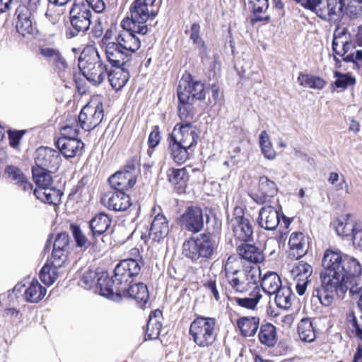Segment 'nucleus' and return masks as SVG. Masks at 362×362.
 I'll list each match as a JSON object with an SVG mask.
<instances>
[{
  "label": "nucleus",
  "instance_id": "9d476101",
  "mask_svg": "<svg viewBox=\"0 0 362 362\" xmlns=\"http://www.w3.org/2000/svg\"><path fill=\"white\" fill-rule=\"evenodd\" d=\"M206 217V222L209 221V216L204 214L203 210L196 206L187 207L184 213L179 218L180 226L192 233H197L204 228V217Z\"/></svg>",
  "mask_w": 362,
  "mask_h": 362
},
{
  "label": "nucleus",
  "instance_id": "338daca9",
  "mask_svg": "<svg viewBox=\"0 0 362 362\" xmlns=\"http://www.w3.org/2000/svg\"><path fill=\"white\" fill-rule=\"evenodd\" d=\"M190 39L193 40L194 44L203 45L204 42L199 37L200 26L198 23H194L191 26Z\"/></svg>",
  "mask_w": 362,
  "mask_h": 362
},
{
  "label": "nucleus",
  "instance_id": "2f4dec72",
  "mask_svg": "<svg viewBox=\"0 0 362 362\" xmlns=\"http://www.w3.org/2000/svg\"><path fill=\"white\" fill-rule=\"evenodd\" d=\"M40 54L59 71H63L67 68V62L58 49L51 47L42 48L40 49Z\"/></svg>",
  "mask_w": 362,
  "mask_h": 362
},
{
  "label": "nucleus",
  "instance_id": "4c0bfd02",
  "mask_svg": "<svg viewBox=\"0 0 362 362\" xmlns=\"http://www.w3.org/2000/svg\"><path fill=\"white\" fill-rule=\"evenodd\" d=\"M332 50L335 54L346 57L345 54L354 47L351 42L349 41L344 33L339 36L334 35L332 43Z\"/></svg>",
  "mask_w": 362,
  "mask_h": 362
},
{
  "label": "nucleus",
  "instance_id": "f257e3e1",
  "mask_svg": "<svg viewBox=\"0 0 362 362\" xmlns=\"http://www.w3.org/2000/svg\"><path fill=\"white\" fill-rule=\"evenodd\" d=\"M141 271V266L137 260L127 259L121 261L115 268L114 276L110 278L105 274L100 277L102 284L112 283V288H103L107 298L120 300L122 298H132L140 306H144L149 299L148 288L144 283L132 284L134 278Z\"/></svg>",
  "mask_w": 362,
  "mask_h": 362
},
{
  "label": "nucleus",
  "instance_id": "473e14b6",
  "mask_svg": "<svg viewBox=\"0 0 362 362\" xmlns=\"http://www.w3.org/2000/svg\"><path fill=\"white\" fill-rule=\"evenodd\" d=\"M259 325V318L257 317H242L237 321V326L245 337L254 336L258 329Z\"/></svg>",
  "mask_w": 362,
  "mask_h": 362
},
{
  "label": "nucleus",
  "instance_id": "f03ea898",
  "mask_svg": "<svg viewBox=\"0 0 362 362\" xmlns=\"http://www.w3.org/2000/svg\"><path fill=\"white\" fill-rule=\"evenodd\" d=\"M322 264L324 271L321 272L320 277L329 276L334 281L348 285L351 296L361 293L362 267L356 259L343 254L339 250L327 249L324 253Z\"/></svg>",
  "mask_w": 362,
  "mask_h": 362
},
{
  "label": "nucleus",
  "instance_id": "393cba45",
  "mask_svg": "<svg viewBox=\"0 0 362 362\" xmlns=\"http://www.w3.org/2000/svg\"><path fill=\"white\" fill-rule=\"evenodd\" d=\"M56 144L61 153L66 158L74 157L77 152L81 151L83 148V143L81 140L69 136L59 138Z\"/></svg>",
  "mask_w": 362,
  "mask_h": 362
},
{
  "label": "nucleus",
  "instance_id": "1a4fd4ad",
  "mask_svg": "<svg viewBox=\"0 0 362 362\" xmlns=\"http://www.w3.org/2000/svg\"><path fill=\"white\" fill-rule=\"evenodd\" d=\"M143 2V0H135L130 7L131 18L123 20L121 23L122 28H127V25H131L133 31L141 35L148 31L146 22L150 17L148 6Z\"/></svg>",
  "mask_w": 362,
  "mask_h": 362
},
{
  "label": "nucleus",
  "instance_id": "69168bd1",
  "mask_svg": "<svg viewBox=\"0 0 362 362\" xmlns=\"http://www.w3.org/2000/svg\"><path fill=\"white\" fill-rule=\"evenodd\" d=\"M181 105L182 106L179 105L178 107L180 119L183 122L182 123L191 122L190 121L193 119V115L190 112L189 107H187V105Z\"/></svg>",
  "mask_w": 362,
  "mask_h": 362
},
{
  "label": "nucleus",
  "instance_id": "09e8293b",
  "mask_svg": "<svg viewBox=\"0 0 362 362\" xmlns=\"http://www.w3.org/2000/svg\"><path fill=\"white\" fill-rule=\"evenodd\" d=\"M259 145L262 153L266 158L272 160L275 158L276 152L272 147V144L270 142L266 131H262L259 135Z\"/></svg>",
  "mask_w": 362,
  "mask_h": 362
},
{
  "label": "nucleus",
  "instance_id": "ea45409f",
  "mask_svg": "<svg viewBox=\"0 0 362 362\" xmlns=\"http://www.w3.org/2000/svg\"><path fill=\"white\" fill-rule=\"evenodd\" d=\"M52 170L33 168V177L38 188L51 187L53 179L50 174Z\"/></svg>",
  "mask_w": 362,
  "mask_h": 362
},
{
  "label": "nucleus",
  "instance_id": "6e6d98bb",
  "mask_svg": "<svg viewBox=\"0 0 362 362\" xmlns=\"http://www.w3.org/2000/svg\"><path fill=\"white\" fill-rule=\"evenodd\" d=\"M243 270L245 272V276L250 288L252 286L257 285L261 281V270L259 267H250L248 269Z\"/></svg>",
  "mask_w": 362,
  "mask_h": 362
},
{
  "label": "nucleus",
  "instance_id": "3c124183",
  "mask_svg": "<svg viewBox=\"0 0 362 362\" xmlns=\"http://www.w3.org/2000/svg\"><path fill=\"white\" fill-rule=\"evenodd\" d=\"M54 266L45 264L40 272V278L45 285H52L58 278V272Z\"/></svg>",
  "mask_w": 362,
  "mask_h": 362
},
{
  "label": "nucleus",
  "instance_id": "7ed1b4c3",
  "mask_svg": "<svg viewBox=\"0 0 362 362\" xmlns=\"http://www.w3.org/2000/svg\"><path fill=\"white\" fill-rule=\"evenodd\" d=\"M219 243L218 235L204 232L184 241L182 255L193 263L202 264L216 256Z\"/></svg>",
  "mask_w": 362,
  "mask_h": 362
},
{
  "label": "nucleus",
  "instance_id": "412c9836",
  "mask_svg": "<svg viewBox=\"0 0 362 362\" xmlns=\"http://www.w3.org/2000/svg\"><path fill=\"white\" fill-rule=\"evenodd\" d=\"M257 221L261 228L267 230H274L279 224V215L274 206L267 205L259 210Z\"/></svg>",
  "mask_w": 362,
  "mask_h": 362
},
{
  "label": "nucleus",
  "instance_id": "c03bdc74",
  "mask_svg": "<svg viewBox=\"0 0 362 362\" xmlns=\"http://www.w3.org/2000/svg\"><path fill=\"white\" fill-rule=\"evenodd\" d=\"M342 11L351 18H356L362 14V0H341Z\"/></svg>",
  "mask_w": 362,
  "mask_h": 362
},
{
  "label": "nucleus",
  "instance_id": "de8ad7c7",
  "mask_svg": "<svg viewBox=\"0 0 362 362\" xmlns=\"http://www.w3.org/2000/svg\"><path fill=\"white\" fill-rule=\"evenodd\" d=\"M70 229L77 247L88 248L90 245H95V241L94 240L92 242L91 240H88L87 237L82 232L79 226L71 223L70 226Z\"/></svg>",
  "mask_w": 362,
  "mask_h": 362
},
{
  "label": "nucleus",
  "instance_id": "4d7b16f0",
  "mask_svg": "<svg viewBox=\"0 0 362 362\" xmlns=\"http://www.w3.org/2000/svg\"><path fill=\"white\" fill-rule=\"evenodd\" d=\"M70 238L67 233H59L54 242L53 249L69 252Z\"/></svg>",
  "mask_w": 362,
  "mask_h": 362
},
{
  "label": "nucleus",
  "instance_id": "39448f33",
  "mask_svg": "<svg viewBox=\"0 0 362 362\" xmlns=\"http://www.w3.org/2000/svg\"><path fill=\"white\" fill-rule=\"evenodd\" d=\"M328 277H320L321 284L314 285L311 293L313 303L319 302L323 306H329L334 301V293L338 298L343 299L347 291H349L348 285Z\"/></svg>",
  "mask_w": 362,
  "mask_h": 362
},
{
  "label": "nucleus",
  "instance_id": "423d86ee",
  "mask_svg": "<svg viewBox=\"0 0 362 362\" xmlns=\"http://www.w3.org/2000/svg\"><path fill=\"white\" fill-rule=\"evenodd\" d=\"M216 321L213 317H197L191 323L189 334L194 342L200 347H209L216 338Z\"/></svg>",
  "mask_w": 362,
  "mask_h": 362
},
{
  "label": "nucleus",
  "instance_id": "0eeeda50",
  "mask_svg": "<svg viewBox=\"0 0 362 362\" xmlns=\"http://www.w3.org/2000/svg\"><path fill=\"white\" fill-rule=\"evenodd\" d=\"M70 22L74 29L68 30L66 35L72 38L80 33H86L91 24L92 12L83 0H75L70 12Z\"/></svg>",
  "mask_w": 362,
  "mask_h": 362
},
{
  "label": "nucleus",
  "instance_id": "79ce46f5",
  "mask_svg": "<svg viewBox=\"0 0 362 362\" xmlns=\"http://www.w3.org/2000/svg\"><path fill=\"white\" fill-rule=\"evenodd\" d=\"M298 81L299 82L300 85L303 87H308L310 88L319 90L322 89L326 84V81L319 76L305 74L302 73L299 74L298 77Z\"/></svg>",
  "mask_w": 362,
  "mask_h": 362
},
{
  "label": "nucleus",
  "instance_id": "13d9d810",
  "mask_svg": "<svg viewBox=\"0 0 362 362\" xmlns=\"http://www.w3.org/2000/svg\"><path fill=\"white\" fill-rule=\"evenodd\" d=\"M5 174H7L9 178L15 182L16 185L19 182H22L23 179L26 177L22 170L15 165L6 166L5 168Z\"/></svg>",
  "mask_w": 362,
  "mask_h": 362
},
{
  "label": "nucleus",
  "instance_id": "6ab92c4d",
  "mask_svg": "<svg viewBox=\"0 0 362 362\" xmlns=\"http://www.w3.org/2000/svg\"><path fill=\"white\" fill-rule=\"evenodd\" d=\"M104 274L109 275L107 272H98L92 269H88L83 274L79 284L86 289H90L95 286V288H99L98 292L100 295L107 297L103 292V288L105 289V287L107 288H112V286H111L112 283L110 284L108 282V284H102L100 281V277H102V275Z\"/></svg>",
  "mask_w": 362,
  "mask_h": 362
},
{
  "label": "nucleus",
  "instance_id": "e2e57ef3",
  "mask_svg": "<svg viewBox=\"0 0 362 362\" xmlns=\"http://www.w3.org/2000/svg\"><path fill=\"white\" fill-rule=\"evenodd\" d=\"M346 62H353L354 66L358 69L362 70V50H357L355 54L351 53L343 57Z\"/></svg>",
  "mask_w": 362,
  "mask_h": 362
},
{
  "label": "nucleus",
  "instance_id": "052dcab7",
  "mask_svg": "<svg viewBox=\"0 0 362 362\" xmlns=\"http://www.w3.org/2000/svg\"><path fill=\"white\" fill-rule=\"evenodd\" d=\"M26 130H8V137L10 146L13 148H18L19 143Z\"/></svg>",
  "mask_w": 362,
  "mask_h": 362
},
{
  "label": "nucleus",
  "instance_id": "680f3d73",
  "mask_svg": "<svg viewBox=\"0 0 362 362\" xmlns=\"http://www.w3.org/2000/svg\"><path fill=\"white\" fill-rule=\"evenodd\" d=\"M52 265L55 267H61L68 259V252H62L59 250L53 249L52 253Z\"/></svg>",
  "mask_w": 362,
  "mask_h": 362
},
{
  "label": "nucleus",
  "instance_id": "5701e85b",
  "mask_svg": "<svg viewBox=\"0 0 362 362\" xmlns=\"http://www.w3.org/2000/svg\"><path fill=\"white\" fill-rule=\"evenodd\" d=\"M108 182L113 189L123 192L134 185L136 178L129 170L118 171L109 177Z\"/></svg>",
  "mask_w": 362,
  "mask_h": 362
},
{
  "label": "nucleus",
  "instance_id": "37998d69",
  "mask_svg": "<svg viewBox=\"0 0 362 362\" xmlns=\"http://www.w3.org/2000/svg\"><path fill=\"white\" fill-rule=\"evenodd\" d=\"M262 298V294L259 289L255 287V289L250 293V296L247 298H234V301L240 306L247 309H255L259 300Z\"/></svg>",
  "mask_w": 362,
  "mask_h": 362
},
{
  "label": "nucleus",
  "instance_id": "a19ab883",
  "mask_svg": "<svg viewBox=\"0 0 362 362\" xmlns=\"http://www.w3.org/2000/svg\"><path fill=\"white\" fill-rule=\"evenodd\" d=\"M274 294L275 303L279 308L286 310L291 306L293 293L289 287L282 286Z\"/></svg>",
  "mask_w": 362,
  "mask_h": 362
},
{
  "label": "nucleus",
  "instance_id": "9b49d317",
  "mask_svg": "<svg viewBox=\"0 0 362 362\" xmlns=\"http://www.w3.org/2000/svg\"><path fill=\"white\" fill-rule=\"evenodd\" d=\"M177 92L180 104L192 105L195 100H202L205 98L206 90L199 81H181Z\"/></svg>",
  "mask_w": 362,
  "mask_h": 362
},
{
  "label": "nucleus",
  "instance_id": "bb28decb",
  "mask_svg": "<svg viewBox=\"0 0 362 362\" xmlns=\"http://www.w3.org/2000/svg\"><path fill=\"white\" fill-rule=\"evenodd\" d=\"M226 275L229 279V284L237 292H247L250 287L245 276V272L238 269L230 271L228 264L226 266Z\"/></svg>",
  "mask_w": 362,
  "mask_h": 362
},
{
  "label": "nucleus",
  "instance_id": "2eb2a0df",
  "mask_svg": "<svg viewBox=\"0 0 362 362\" xmlns=\"http://www.w3.org/2000/svg\"><path fill=\"white\" fill-rule=\"evenodd\" d=\"M123 29L114 42L132 57V54L141 47V40L136 35L138 33L132 30V26L127 25V28Z\"/></svg>",
  "mask_w": 362,
  "mask_h": 362
},
{
  "label": "nucleus",
  "instance_id": "dca6fc26",
  "mask_svg": "<svg viewBox=\"0 0 362 362\" xmlns=\"http://www.w3.org/2000/svg\"><path fill=\"white\" fill-rule=\"evenodd\" d=\"M102 204L110 210L126 211L132 205L131 199L124 192H108L101 197Z\"/></svg>",
  "mask_w": 362,
  "mask_h": 362
},
{
  "label": "nucleus",
  "instance_id": "c9c22d12",
  "mask_svg": "<svg viewBox=\"0 0 362 362\" xmlns=\"http://www.w3.org/2000/svg\"><path fill=\"white\" fill-rule=\"evenodd\" d=\"M258 337L262 344L268 347L274 346L277 342L276 327L271 323L262 325Z\"/></svg>",
  "mask_w": 362,
  "mask_h": 362
},
{
  "label": "nucleus",
  "instance_id": "8fccbe9b",
  "mask_svg": "<svg viewBox=\"0 0 362 362\" xmlns=\"http://www.w3.org/2000/svg\"><path fill=\"white\" fill-rule=\"evenodd\" d=\"M168 181L173 185L182 187L186 182V170L185 168H170L167 171Z\"/></svg>",
  "mask_w": 362,
  "mask_h": 362
},
{
  "label": "nucleus",
  "instance_id": "7c9ffc66",
  "mask_svg": "<svg viewBox=\"0 0 362 362\" xmlns=\"http://www.w3.org/2000/svg\"><path fill=\"white\" fill-rule=\"evenodd\" d=\"M107 76L112 88L117 91L121 90L129 78V72L124 69V66L115 68L114 70H107Z\"/></svg>",
  "mask_w": 362,
  "mask_h": 362
},
{
  "label": "nucleus",
  "instance_id": "20e7f679",
  "mask_svg": "<svg viewBox=\"0 0 362 362\" xmlns=\"http://www.w3.org/2000/svg\"><path fill=\"white\" fill-rule=\"evenodd\" d=\"M78 68L84 77L93 86H99L105 79L107 67L95 48L84 49L78 58Z\"/></svg>",
  "mask_w": 362,
  "mask_h": 362
},
{
  "label": "nucleus",
  "instance_id": "49530a36",
  "mask_svg": "<svg viewBox=\"0 0 362 362\" xmlns=\"http://www.w3.org/2000/svg\"><path fill=\"white\" fill-rule=\"evenodd\" d=\"M334 77L337 79L331 86L337 88H341L342 90L354 86L356 83V78L349 74H343L336 71L334 72Z\"/></svg>",
  "mask_w": 362,
  "mask_h": 362
},
{
  "label": "nucleus",
  "instance_id": "c85d7f7f",
  "mask_svg": "<svg viewBox=\"0 0 362 362\" xmlns=\"http://www.w3.org/2000/svg\"><path fill=\"white\" fill-rule=\"evenodd\" d=\"M237 252L242 259L252 263H259L264 259L263 251L251 244H242L237 247Z\"/></svg>",
  "mask_w": 362,
  "mask_h": 362
},
{
  "label": "nucleus",
  "instance_id": "0e129e2a",
  "mask_svg": "<svg viewBox=\"0 0 362 362\" xmlns=\"http://www.w3.org/2000/svg\"><path fill=\"white\" fill-rule=\"evenodd\" d=\"M160 135L158 126H154L148 136V144L150 148H154L160 141Z\"/></svg>",
  "mask_w": 362,
  "mask_h": 362
},
{
  "label": "nucleus",
  "instance_id": "aec40b11",
  "mask_svg": "<svg viewBox=\"0 0 362 362\" xmlns=\"http://www.w3.org/2000/svg\"><path fill=\"white\" fill-rule=\"evenodd\" d=\"M34 11L29 9L25 5H19L16 10L17 16L16 29L17 31L25 35L33 33V18Z\"/></svg>",
  "mask_w": 362,
  "mask_h": 362
},
{
  "label": "nucleus",
  "instance_id": "72a5a7b5",
  "mask_svg": "<svg viewBox=\"0 0 362 362\" xmlns=\"http://www.w3.org/2000/svg\"><path fill=\"white\" fill-rule=\"evenodd\" d=\"M261 286L265 293L272 295L282 287L281 280L276 272H267L262 277Z\"/></svg>",
  "mask_w": 362,
  "mask_h": 362
},
{
  "label": "nucleus",
  "instance_id": "a878e982",
  "mask_svg": "<svg viewBox=\"0 0 362 362\" xmlns=\"http://www.w3.org/2000/svg\"><path fill=\"white\" fill-rule=\"evenodd\" d=\"M288 245L290 246L289 255L293 258L299 259L304 256L308 251V241L303 233H291Z\"/></svg>",
  "mask_w": 362,
  "mask_h": 362
},
{
  "label": "nucleus",
  "instance_id": "bf43d9fd",
  "mask_svg": "<svg viewBox=\"0 0 362 362\" xmlns=\"http://www.w3.org/2000/svg\"><path fill=\"white\" fill-rule=\"evenodd\" d=\"M79 126L77 119L74 118L72 122L66 124L61 129L62 134L63 136L76 138L80 132Z\"/></svg>",
  "mask_w": 362,
  "mask_h": 362
},
{
  "label": "nucleus",
  "instance_id": "58836bf2",
  "mask_svg": "<svg viewBox=\"0 0 362 362\" xmlns=\"http://www.w3.org/2000/svg\"><path fill=\"white\" fill-rule=\"evenodd\" d=\"M46 288L42 287L37 280H33L25 291L26 300L30 303H37L44 298Z\"/></svg>",
  "mask_w": 362,
  "mask_h": 362
},
{
  "label": "nucleus",
  "instance_id": "864d4df0",
  "mask_svg": "<svg viewBox=\"0 0 362 362\" xmlns=\"http://www.w3.org/2000/svg\"><path fill=\"white\" fill-rule=\"evenodd\" d=\"M358 227V226H355L352 221H349L347 219L345 222L338 221L336 225V231L337 234L341 236H353Z\"/></svg>",
  "mask_w": 362,
  "mask_h": 362
},
{
  "label": "nucleus",
  "instance_id": "a18cd8bd",
  "mask_svg": "<svg viewBox=\"0 0 362 362\" xmlns=\"http://www.w3.org/2000/svg\"><path fill=\"white\" fill-rule=\"evenodd\" d=\"M252 5L253 13L255 16V21H268L270 19L269 15L262 16L269 8V0H250Z\"/></svg>",
  "mask_w": 362,
  "mask_h": 362
},
{
  "label": "nucleus",
  "instance_id": "f3484780",
  "mask_svg": "<svg viewBox=\"0 0 362 362\" xmlns=\"http://www.w3.org/2000/svg\"><path fill=\"white\" fill-rule=\"evenodd\" d=\"M277 192L278 188L276 183L267 177L262 176L259 180L258 192L252 194L251 197L257 204H264L269 202Z\"/></svg>",
  "mask_w": 362,
  "mask_h": 362
},
{
  "label": "nucleus",
  "instance_id": "f704fd0d",
  "mask_svg": "<svg viewBox=\"0 0 362 362\" xmlns=\"http://www.w3.org/2000/svg\"><path fill=\"white\" fill-rule=\"evenodd\" d=\"M169 149L173 160L178 163H184L189 158V148L169 136Z\"/></svg>",
  "mask_w": 362,
  "mask_h": 362
},
{
  "label": "nucleus",
  "instance_id": "603ef678",
  "mask_svg": "<svg viewBox=\"0 0 362 362\" xmlns=\"http://www.w3.org/2000/svg\"><path fill=\"white\" fill-rule=\"evenodd\" d=\"M162 327L161 321H156L155 318L148 319L146 325L145 339H156L158 337Z\"/></svg>",
  "mask_w": 362,
  "mask_h": 362
},
{
  "label": "nucleus",
  "instance_id": "6e6552de",
  "mask_svg": "<svg viewBox=\"0 0 362 362\" xmlns=\"http://www.w3.org/2000/svg\"><path fill=\"white\" fill-rule=\"evenodd\" d=\"M341 0H299L300 5L314 11L318 17L325 21H337L342 17Z\"/></svg>",
  "mask_w": 362,
  "mask_h": 362
},
{
  "label": "nucleus",
  "instance_id": "5fc2aeb1",
  "mask_svg": "<svg viewBox=\"0 0 362 362\" xmlns=\"http://www.w3.org/2000/svg\"><path fill=\"white\" fill-rule=\"evenodd\" d=\"M291 273L296 278H309L313 273V267L309 264L300 261L293 267Z\"/></svg>",
  "mask_w": 362,
  "mask_h": 362
},
{
  "label": "nucleus",
  "instance_id": "c756f323",
  "mask_svg": "<svg viewBox=\"0 0 362 362\" xmlns=\"http://www.w3.org/2000/svg\"><path fill=\"white\" fill-rule=\"evenodd\" d=\"M33 194L42 202L54 206L59 204L63 194L55 187L37 188L34 190Z\"/></svg>",
  "mask_w": 362,
  "mask_h": 362
},
{
  "label": "nucleus",
  "instance_id": "4be33fe9",
  "mask_svg": "<svg viewBox=\"0 0 362 362\" xmlns=\"http://www.w3.org/2000/svg\"><path fill=\"white\" fill-rule=\"evenodd\" d=\"M234 235L242 241H249L253 234L252 226L248 218L243 215H237L231 220Z\"/></svg>",
  "mask_w": 362,
  "mask_h": 362
},
{
  "label": "nucleus",
  "instance_id": "774afa93",
  "mask_svg": "<svg viewBox=\"0 0 362 362\" xmlns=\"http://www.w3.org/2000/svg\"><path fill=\"white\" fill-rule=\"evenodd\" d=\"M310 281L308 278H297L296 290L298 295L303 296L305 293L307 286Z\"/></svg>",
  "mask_w": 362,
  "mask_h": 362
},
{
  "label": "nucleus",
  "instance_id": "cd10ccee",
  "mask_svg": "<svg viewBox=\"0 0 362 362\" xmlns=\"http://www.w3.org/2000/svg\"><path fill=\"white\" fill-rule=\"evenodd\" d=\"M112 223L109 216L103 212L96 214L90 221V235L93 240L102 235L110 228Z\"/></svg>",
  "mask_w": 362,
  "mask_h": 362
},
{
  "label": "nucleus",
  "instance_id": "4468645a",
  "mask_svg": "<svg viewBox=\"0 0 362 362\" xmlns=\"http://www.w3.org/2000/svg\"><path fill=\"white\" fill-rule=\"evenodd\" d=\"M59 152L48 147H40L36 151L35 166L33 168L56 170L59 165Z\"/></svg>",
  "mask_w": 362,
  "mask_h": 362
},
{
  "label": "nucleus",
  "instance_id": "e433bc0d",
  "mask_svg": "<svg viewBox=\"0 0 362 362\" xmlns=\"http://www.w3.org/2000/svg\"><path fill=\"white\" fill-rule=\"evenodd\" d=\"M298 333L302 341H313L316 337L313 322L309 318L302 319L298 325Z\"/></svg>",
  "mask_w": 362,
  "mask_h": 362
},
{
  "label": "nucleus",
  "instance_id": "f8f14e48",
  "mask_svg": "<svg viewBox=\"0 0 362 362\" xmlns=\"http://www.w3.org/2000/svg\"><path fill=\"white\" fill-rule=\"evenodd\" d=\"M103 116L102 104L95 106L88 104L83 107L78 115L80 127L86 131H90L101 123Z\"/></svg>",
  "mask_w": 362,
  "mask_h": 362
},
{
  "label": "nucleus",
  "instance_id": "a211bd4d",
  "mask_svg": "<svg viewBox=\"0 0 362 362\" xmlns=\"http://www.w3.org/2000/svg\"><path fill=\"white\" fill-rule=\"evenodd\" d=\"M107 60L114 68H122L132 61V57L114 41L105 48Z\"/></svg>",
  "mask_w": 362,
  "mask_h": 362
},
{
  "label": "nucleus",
  "instance_id": "ddd939ff",
  "mask_svg": "<svg viewBox=\"0 0 362 362\" xmlns=\"http://www.w3.org/2000/svg\"><path fill=\"white\" fill-rule=\"evenodd\" d=\"M170 136L177 140L184 146L191 149L194 145L197 144L199 135L192 123L187 122L186 123L177 124Z\"/></svg>",
  "mask_w": 362,
  "mask_h": 362
},
{
  "label": "nucleus",
  "instance_id": "b1692460",
  "mask_svg": "<svg viewBox=\"0 0 362 362\" xmlns=\"http://www.w3.org/2000/svg\"><path fill=\"white\" fill-rule=\"evenodd\" d=\"M169 225L163 214H158L153 218L148 230V237L153 242H160L169 233Z\"/></svg>",
  "mask_w": 362,
  "mask_h": 362
}]
</instances>
